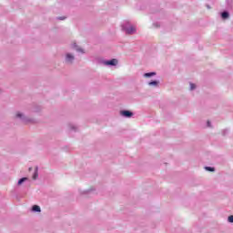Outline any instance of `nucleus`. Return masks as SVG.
Returning a JSON list of instances; mask_svg holds the SVG:
<instances>
[{
    "instance_id": "0eeeda50",
    "label": "nucleus",
    "mask_w": 233,
    "mask_h": 233,
    "mask_svg": "<svg viewBox=\"0 0 233 233\" xmlns=\"http://www.w3.org/2000/svg\"><path fill=\"white\" fill-rule=\"evenodd\" d=\"M71 47L76 50V52H81V54H83V49L82 48H79L77 46V45H76V43H74L73 45H71Z\"/></svg>"
},
{
    "instance_id": "2eb2a0df",
    "label": "nucleus",
    "mask_w": 233,
    "mask_h": 233,
    "mask_svg": "<svg viewBox=\"0 0 233 233\" xmlns=\"http://www.w3.org/2000/svg\"><path fill=\"white\" fill-rule=\"evenodd\" d=\"M228 221L229 223H233V216H229L228 218Z\"/></svg>"
},
{
    "instance_id": "ddd939ff",
    "label": "nucleus",
    "mask_w": 233,
    "mask_h": 233,
    "mask_svg": "<svg viewBox=\"0 0 233 233\" xmlns=\"http://www.w3.org/2000/svg\"><path fill=\"white\" fill-rule=\"evenodd\" d=\"M205 170H208V172H214V167H206Z\"/></svg>"
},
{
    "instance_id": "423d86ee",
    "label": "nucleus",
    "mask_w": 233,
    "mask_h": 233,
    "mask_svg": "<svg viewBox=\"0 0 233 233\" xmlns=\"http://www.w3.org/2000/svg\"><path fill=\"white\" fill-rule=\"evenodd\" d=\"M66 63H72V61H74V56H72V54H67L66 56Z\"/></svg>"
},
{
    "instance_id": "1a4fd4ad",
    "label": "nucleus",
    "mask_w": 233,
    "mask_h": 233,
    "mask_svg": "<svg viewBox=\"0 0 233 233\" xmlns=\"http://www.w3.org/2000/svg\"><path fill=\"white\" fill-rule=\"evenodd\" d=\"M153 76H156V72H150V73H146L144 74V77H153Z\"/></svg>"
},
{
    "instance_id": "f257e3e1",
    "label": "nucleus",
    "mask_w": 233,
    "mask_h": 233,
    "mask_svg": "<svg viewBox=\"0 0 233 233\" xmlns=\"http://www.w3.org/2000/svg\"><path fill=\"white\" fill-rule=\"evenodd\" d=\"M122 30L126 32V34H135L136 27L130 25V22L125 21L122 24Z\"/></svg>"
},
{
    "instance_id": "9d476101",
    "label": "nucleus",
    "mask_w": 233,
    "mask_h": 233,
    "mask_svg": "<svg viewBox=\"0 0 233 233\" xmlns=\"http://www.w3.org/2000/svg\"><path fill=\"white\" fill-rule=\"evenodd\" d=\"M39 168L37 167H35V173L33 174V179H36L38 177L37 171Z\"/></svg>"
},
{
    "instance_id": "39448f33",
    "label": "nucleus",
    "mask_w": 233,
    "mask_h": 233,
    "mask_svg": "<svg viewBox=\"0 0 233 233\" xmlns=\"http://www.w3.org/2000/svg\"><path fill=\"white\" fill-rule=\"evenodd\" d=\"M16 117H18V119H21V121H24V123L28 122V119H26L25 117V115H23L22 113H17Z\"/></svg>"
},
{
    "instance_id": "20e7f679",
    "label": "nucleus",
    "mask_w": 233,
    "mask_h": 233,
    "mask_svg": "<svg viewBox=\"0 0 233 233\" xmlns=\"http://www.w3.org/2000/svg\"><path fill=\"white\" fill-rule=\"evenodd\" d=\"M147 85L148 86L157 87L159 86V81H157V80L149 81L147 82Z\"/></svg>"
},
{
    "instance_id": "f3484780",
    "label": "nucleus",
    "mask_w": 233,
    "mask_h": 233,
    "mask_svg": "<svg viewBox=\"0 0 233 233\" xmlns=\"http://www.w3.org/2000/svg\"><path fill=\"white\" fill-rule=\"evenodd\" d=\"M59 19L63 20V19H65V18H63V17H60Z\"/></svg>"
},
{
    "instance_id": "f8f14e48",
    "label": "nucleus",
    "mask_w": 233,
    "mask_h": 233,
    "mask_svg": "<svg viewBox=\"0 0 233 233\" xmlns=\"http://www.w3.org/2000/svg\"><path fill=\"white\" fill-rule=\"evenodd\" d=\"M222 19H228V12L225 11L221 14Z\"/></svg>"
},
{
    "instance_id": "6e6552de",
    "label": "nucleus",
    "mask_w": 233,
    "mask_h": 233,
    "mask_svg": "<svg viewBox=\"0 0 233 233\" xmlns=\"http://www.w3.org/2000/svg\"><path fill=\"white\" fill-rule=\"evenodd\" d=\"M33 212H41V208L37 205L33 206L32 208Z\"/></svg>"
},
{
    "instance_id": "9b49d317",
    "label": "nucleus",
    "mask_w": 233,
    "mask_h": 233,
    "mask_svg": "<svg viewBox=\"0 0 233 233\" xmlns=\"http://www.w3.org/2000/svg\"><path fill=\"white\" fill-rule=\"evenodd\" d=\"M25 181H28V177H22L18 180L17 185H23V183H25Z\"/></svg>"
},
{
    "instance_id": "4468645a",
    "label": "nucleus",
    "mask_w": 233,
    "mask_h": 233,
    "mask_svg": "<svg viewBox=\"0 0 233 233\" xmlns=\"http://www.w3.org/2000/svg\"><path fill=\"white\" fill-rule=\"evenodd\" d=\"M189 86H190V90H195L196 89V85L195 84L190 83Z\"/></svg>"
},
{
    "instance_id": "7ed1b4c3",
    "label": "nucleus",
    "mask_w": 233,
    "mask_h": 233,
    "mask_svg": "<svg viewBox=\"0 0 233 233\" xmlns=\"http://www.w3.org/2000/svg\"><path fill=\"white\" fill-rule=\"evenodd\" d=\"M120 114H121V116H123L124 117H132V116H133V113H132V112L127 111V110L121 111Z\"/></svg>"
},
{
    "instance_id": "f03ea898",
    "label": "nucleus",
    "mask_w": 233,
    "mask_h": 233,
    "mask_svg": "<svg viewBox=\"0 0 233 233\" xmlns=\"http://www.w3.org/2000/svg\"><path fill=\"white\" fill-rule=\"evenodd\" d=\"M106 66H116L117 65V59H111L104 62Z\"/></svg>"
},
{
    "instance_id": "dca6fc26",
    "label": "nucleus",
    "mask_w": 233,
    "mask_h": 233,
    "mask_svg": "<svg viewBox=\"0 0 233 233\" xmlns=\"http://www.w3.org/2000/svg\"><path fill=\"white\" fill-rule=\"evenodd\" d=\"M208 127H210V121H208Z\"/></svg>"
}]
</instances>
